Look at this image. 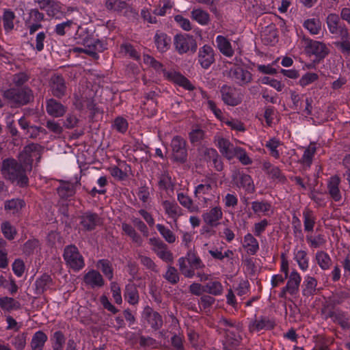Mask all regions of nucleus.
I'll return each mask as SVG.
<instances>
[{
  "instance_id": "1",
  "label": "nucleus",
  "mask_w": 350,
  "mask_h": 350,
  "mask_svg": "<svg viewBox=\"0 0 350 350\" xmlns=\"http://www.w3.org/2000/svg\"><path fill=\"white\" fill-rule=\"evenodd\" d=\"M1 173L5 179L16 183L20 187H25L28 184L25 168L14 159H6L3 161Z\"/></svg>"
},
{
  "instance_id": "2",
  "label": "nucleus",
  "mask_w": 350,
  "mask_h": 350,
  "mask_svg": "<svg viewBox=\"0 0 350 350\" xmlns=\"http://www.w3.org/2000/svg\"><path fill=\"white\" fill-rule=\"evenodd\" d=\"M217 330L224 337V345L236 346L241 340L239 326L230 319L221 318L217 323Z\"/></svg>"
},
{
  "instance_id": "3",
  "label": "nucleus",
  "mask_w": 350,
  "mask_h": 350,
  "mask_svg": "<svg viewBox=\"0 0 350 350\" xmlns=\"http://www.w3.org/2000/svg\"><path fill=\"white\" fill-rule=\"evenodd\" d=\"M178 265L181 273L188 278H191L195 275V270L205 267L200 258L191 250L187 252L185 257L178 259Z\"/></svg>"
},
{
  "instance_id": "4",
  "label": "nucleus",
  "mask_w": 350,
  "mask_h": 350,
  "mask_svg": "<svg viewBox=\"0 0 350 350\" xmlns=\"http://www.w3.org/2000/svg\"><path fill=\"white\" fill-rule=\"evenodd\" d=\"M3 97L14 106H20L27 104L33 98L32 90L28 87L22 88H10L3 92Z\"/></svg>"
},
{
  "instance_id": "5",
  "label": "nucleus",
  "mask_w": 350,
  "mask_h": 350,
  "mask_svg": "<svg viewBox=\"0 0 350 350\" xmlns=\"http://www.w3.org/2000/svg\"><path fill=\"white\" fill-rule=\"evenodd\" d=\"M302 41L306 53L310 56H314L318 61L323 59L329 53L328 46L323 42L313 40L306 37L303 38Z\"/></svg>"
},
{
  "instance_id": "6",
  "label": "nucleus",
  "mask_w": 350,
  "mask_h": 350,
  "mask_svg": "<svg viewBox=\"0 0 350 350\" xmlns=\"http://www.w3.org/2000/svg\"><path fill=\"white\" fill-rule=\"evenodd\" d=\"M174 46L178 53L182 55L187 53H195L198 48L196 39L188 33L177 34L174 38Z\"/></svg>"
},
{
  "instance_id": "7",
  "label": "nucleus",
  "mask_w": 350,
  "mask_h": 350,
  "mask_svg": "<svg viewBox=\"0 0 350 350\" xmlns=\"http://www.w3.org/2000/svg\"><path fill=\"white\" fill-rule=\"evenodd\" d=\"M194 193L199 202L204 203L206 206L219 198L217 193L216 186L209 183L198 185L196 187Z\"/></svg>"
},
{
  "instance_id": "8",
  "label": "nucleus",
  "mask_w": 350,
  "mask_h": 350,
  "mask_svg": "<svg viewBox=\"0 0 350 350\" xmlns=\"http://www.w3.org/2000/svg\"><path fill=\"white\" fill-rule=\"evenodd\" d=\"M326 24L330 33L340 39H349V33L346 25L340 22V17L335 13H330L326 17Z\"/></svg>"
},
{
  "instance_id": "9",
  "label": "nucleus",
  "mask_w": 350,
  "mask_h": 350,
  "mask_svg": "<svg viewBox=\"0 0 350 350\" xmlns=\"http://www.w3.org/2000/svg\"><path fill=\"white\" fill-rule=\"evenodd\" d=\"M64 258L66 264L75 271H79L85 266L83 257L79 253L78 248L73 245L65 247Z\"/></svg>"
},
{
  "instance_id": "10",
  "label": "nucleus",
  "mask_w": 350,
  "mask_h": 350,
  "mask_svg": "<svg viewBox=\"0 0 350 350\" xmlns=\"http://www.w3.org/2000/svg\"><path fill=\"white\" fill-rule=\"evenodd\" d=\"M172 157L178 162L184 163L187 160V151L185 140L180 136H175L171 142Z\"/></svg>"
},
{
  "instance_id": "11",
  "label": "nucleus",
  "mask_w": 350,
  "mask_h": 350,
  "mask_svg": "<svg viewBox=\"0 0 350 350\" xmlns=\"http://www.w3.org/2000/svg\"><path fill=\"white\" fill-rule=\"evenodd\" d=\"M228 77L235 83L244 85L251 82L252 75L251 72L240 66L231 68L228 71Z\"/></svg>"
},
{
  "instance_id": "12",
  "label": "nucleus",
  "mask_w": 350,
  "mask_h": 350,
  "mask_svg": "<svg viewBox=\"0 0 350 350\" xmlns=\"http://www.w3.org/2000/svg\"><path fill=\"white\" fill-rule=\"evenodd\" d=\"M275 326V321L273 318L266 316H260L252 320L249 324V330L251 332H258L262 330H271Z\"/></svg>"
},
{
  "instance_id": "13",
  "label": "nucleus",
  "mask_w": 350,
  "mask_h": 350,
  "mask_svg": "<svg viewBox=\"0 0 350 350\" xmlns=\"http://www.w3.org/2000/svg\"><path fill=\"white\" fill-rule=\"evenodd\" d=\"M198 60L203 68L208 69L215 61L213 48L208 44L200 47L198 51Z\"/></svg>"
},
{
  "instance_id": "14",
  "label": "nucleus",
  "mask_w": 350,
  "mask_h": 350,
  "mask_svg": "<svg viewBox=\"0 0 350 350\" xmlns=\"http://www.w3.org/2000/svg\"><path fill=\"white\" fill-rule=\"evenodd\" d=\"M105 49L103 44L98 39H90L86 41L85 47H75L73 51L78 53H85L88 55L98 58V52H101Z\"/></svg>"
},
{
  "instance_id": "15",
  "label": "nucleus",
  "mask_w": 350,
  "mask_h": 350,
  "mask_svg": "<svg viewBox=\"0 0 350 350\" xmlns=\"http://www.w3.org/2000/svg\"><path fill=\"white\" fill-rule=\"evenodd\" d=\"M222 100L228 105L236 106L241 102V97L236 88L224 85L221 88Z\"/></svg>"
},
{
  "instance_id": "16",
  "label": "nucleus",
  "mask_w": 350,
  "mask_h": 350,
  "mask_svg": "<svg viewBox=\"0 0 350 350\" xmlns=\"http://www.w3.org/2000/svg\"><path fill=\"white\" fill-rule=\"evenodd\" d=\"M142 317L148 322L150 327L155 330L161 328L163 325L161 316L149 306L144 308Z\"/></svg>"
},
{
  "instance_id": "17",
  "label": "nucleus",
  "mask_w": 350,
  "mask_h": 350,
  "mask_svg": "<svg viewBox=\"0 0 350 350\" xmlns=\"http://www.w3.org/2000/svg\"><path fill=\"white\" fill-rule=\"evenodd\" d=\"M50 88L52 94L57 98H62L66 94V85L64 78L58 75H55L50 79Z\"/></svg>"
},
{
  "instance_id": "18",
  "label": "nucleus",
  "mask_w": 350,
  "mask_h": 350,
  "mask_svg": "<svg viewBox=\"0 0 350 350\" xmlns=\"http://www.w3.org/2000/svg\"><path fill=\"white\" fill-rule=\"evenodd\" d=\"M262 170L268 176L280 183H284L286 181V176L282 174L280 168L273 165L268 161H265L262 163Z\"/></svg>"
},
{
  "instance_id": "19",
  "label": "nucleus",
  "mask_w": 350,
  "mask_h": 350,
  "mask_svg": "<svg viewBox=\"0 0 350 350\" xmlns=\"http://www.w3.org/2000/svg\"><path fill=\"white\" fill-rule=\"evenodd\" d=\"M215 142L220 152L224 157L230 160L234 158V152L236 147L230 142L222 137H215Z\"/></svg>"
},
{
  "instance_id": "20",
  "label": "nucleus",
  "mask_w": 350,
  "mask_h": 350,
  "mask_svg": "<svg viewBox=\"0 0 350 350\" xmlns=\"http://www.w3.org/2000/svg\"><path fill=\"white\" fill-rule=\"evenodd\" d=\"M85 285L92 288H100L104 286L105 281L101 274L94 269L89 271L83 276Z\"/></svg>"
},
{
  "instance_id": "21",
  "label": "nucleus",
  "mask_w": 350,
  "mask_h": 350,
  "mask_svg": "<svg viewBox=\"0 0 350 350\" xmlns=\"http://www.w3.org/2000/svg\"><path fill=\"white\" fill-rule=\"evenodd\" d=\"M233 179L239 187H243L248 193L254 191V185L252 177L243 172H237L234 174Z\"/></svg>"
},
{
  "instance_id": "22",
  "label": "nucleus",
  "mask_w": 350,
  "mask_h": 350,
  "mask_svg": "<svg viewBox=\"0 0 350 350\" xmlns=\"http://www.w3.org/2000/svg\"><path fill=\"white\" fill-rule=\"evenodd\" d=\"M223 217V212L220 206H215L202 215L204 221L211 226H216Z\"/></svg>"
},
{
  "instance_id": "23",
  "label": "nucleus",
  "mask_w": 350,
  "mask_h": 350,
  "mask_svg": "<svg viewBox=\"0 0 350 350\" xmlns=\"http://www.w3.org/2000/svg\"><path fill=\"white\" fill-rule=\"evenodd\" d=\"M163 77L170 81H174L176 84L179 85L180 86L183 87L186 90H193V86L192 85V84L189 82V81L186 77H185L184 76H183L182 75H180V73H178L176 72H174V71L169 72L167 70H164L163 71Z\"/></svg>"
},
{
  "instance_id": "24",
  "label": "nucleus",
  "mask_w": 350,
  "mask_h": 350,
  "mask_svg": "<svg viewBox=\"0 0 350 350\" xmlns=\"http://www.w3.org/2000/svg\"><path fill=\"white\" fill-rule=\"evenodd\" d=\"M288 281L285 286V289L288 290V293L294 295L299 291V287L301 281V277L297 271L293 269L288 276Z\"/></svg>"
},
{
  "instance_id": "25",
  "label": "nucleus",
  "mask_w": 350,
  "mask_h": 350,
  "mask_svg": "<svg viewBox=\"0 0 350 350\" xmlns=\"http://www.w3.org/2000/svg\"><path fill=\"white\" fill-rule=\"evenodd\" d=\"M80 223L84 229L92 230L100 223V218L96 213L87 212L81 215Z\"/></svg>"
},
{
  "instance_id": "26",
  "label": "nucleus",
  "mask_w": 350,
  "mask_h": 350,
  "mask_svg": "<svg viewBox=\"0 0 350 350\" xmlns=\"http://www.w3.org/2000/svg\"><path fill=\"white\" fill-rule=\"evenodd\" d=\"M80 185V181L75 183L62 181L57 189V193L62 198H68L75 193L76 188Z\"/></svg>"
},
{
  "instance_id": "27",
  "label": "nucleus",
  "mask_w": 350,
  "mask_h": 350,
  "mask_svg": "<svg viewBox=\"0 0 350 350\" xmlns=\"http://www.w3.org/2000/svg\"><path fill=\"white\" fill-rule=\"evenodd\" d=\"M217 47L221 54L228 57L233 56L234 51L230 40L226 37L219 35L216 37Z\"/></svg>"
},
{
  "instance_id": "28",
  "label": "nucleus",
  "mask_w": 350,
  "mask_h": 350,
  "mask_svg": "<svg viewBox=\"0 0 350 350\" xmlns=\"http://www.w3.org/2000/svg\"><path fill=\"white\" fill-rule=\"evenodd\" d=\"M293 258L301 271H306L308 270L309 267V257L306 250L295 248L293 250Z\"/></svg>"
},
{
  "instance_id": "29",
  "label": "nucleus",
  "mask_w": 350,
  "mask_h": 350,
  "mask_svg": "<svg viewBox=\"0 0 350 350\" xmlns=\"http://www.w3.org/2000/svg\"><path fill=\"white\" fill-rule=\"evenodd\" d=\"M340 179L337 176L329 178L327 182V190L332 198L336 201H340L342 198L341 193L339 189Z\"/></svg>"
},
{
  "instance_id": "30",
  "label": "nucleus",
  "mask_w": 350,
  "mask_h": 350,
  "mask_svg": "<svg viewBox=\"0 0 350 350\" xmlns=\"http://www.w3.org/2000/svg\"><path fill=\"white\" fill-rule=\"evenodd\" d=\"M153 250L156 254L163 260L165 262H171L173 260L172 252L167 249V245L161 241H154Z\"/></svg>"
},
{
  "instance_id": "31",
  "label": "nucleus",
  "mask_w": 350,
  "mask_h": 350,
  "mask_svg": "<svg viewBox=\"0 0 350 350\" xmlns=\"http://www.w3.org/2000/svg\"><path fill=\"white\" fill-rule=\"evenodd\" d=\"M242 246L250 255L256 254L259 250L258 242L251 233L244 236Z\"/></svg>"
},
{
  "instance_id": "32",
  "label": "nucleus",
  "mask_w": 350,
  "mask_h": 350,
  "mask_svg": "<svg viewBox=\"0 0 350 350\" xmlns=\"http://www.w3.org/2000/svg\"><path fill=\"white\" fill-rule=\"evenodd\" d=\"M46 111L51 116L57 118L65 113L66 109L60 103L51 98L46 103Z\"/></svg>"
},
{
  "instance_id": "33",
  "label": "nucleus",
  "mask_w": 350,
  "mask_h": 350,
  "mask_svg": "<svg viewBox=\"0 0 350 350\" xmlns=\"http://www.w3.org/2000/svg\"><path fill=\"white\" fill-rule=\"evenodd\" d=\"M162 206L165 214L174 220H176L182 215L181 208L175 202L165 200L162 202Z\"/></svg>"
},
{
  "instance_id": "34",
  "label": "nucleus",
  "mask_w": 350,
  "mask_h": 350,
  "mask_svg": "<svg viewBox=\"0 0 350 350\" xmlns=\"http://www.w3.org/2000/svg\"><path fill=\"white\" fill-rule=\"evenodd\" d=\"M154 42L159 52L167 51L170 46L171 38L163 32H157L154 36Z\"/></svg>"
},
{
  "instance_id": "35",
  "label": "nucleus",
  "mask_w": 350,
  "mask_h": 350,
  "mask_svg": "<svg viewBox=\"0 0 350 350\" xmlns=\"http://www.w3.org/2000/svg\"><path fill=\"white\" fill-rule=\"evenodd\" d=\"M25 206V201L20 198H14L6 200L4 204L5 210L9 211L13 215L19 213Z\"/></svg>"
},
{
  "instance_id": "36",
  "label": "nucleus",
  "mask_w": 350,
  "mask_h": 350,
  "mask_svg": "<svg viewBox=\"0 0 350 350\" xmlns=\"http://www.w3.org/2000/svg\"><path fill=\"white\" fill-rule=\"evenodd\" d=\"M21 305L19 301L12 297H0V308L5 312H11L21 309Z\"/></svg>"
},
{
  "instance_id": "37",
  "label": "nucleus",
  "mask_w": 350,
  "mask_h": 350,
  "mask_svg": "<svg viewBox=\"0 0 350 350\" xmlns=\"http://www.w3.org/2000/svg\"><path fill=\"white\" fill-rule=\"evenodd\" d=\"M303 295L305 296H310L316 293L317 280L310 275H306L304 280Z\"/></svg>"
},
{
  "instance_id": "38",
  "label": "nucleus",
  "mask_w": 350,
  "mask_h": 350,
  "mask_svg": "<svg viewBox=\"0 0 350 350\" xmlns=\"http://www.w3.org/2000/svg\"><path fill=\"white\" fill-rule=\"evenodd\" d=\"M282 146V143L275 137L269 139L265 144V147L269 150L270 155L276 159L280 157Z\"/></svg>"
},
{
  "instance_id": "39",
  "label": "nucleus",
  "mask_w": 350,
  "mask_h": 350,
  "mask_svg": "<svg viewBox=\"0 0 350 350\" xmlns=\"http://www.w3.org/2000/svg\"><path fill=\"white\" fill-rule=\"evenodd\" d=\"M254 213L258 215H269L273 213L269 203L264 201H254L251 204Z\"/></svg>"
},
{
  "instance_id": "40",
  "label": "nucleus",
  "mask_w": 350,
  "mask_h": 350,
  "mask_svg": "<svg viewBox=\"0 0 350 350\" xmlns=\"http://www.w3.org/2000/svg\"><path fill=\"white\" fill-rule=\"evenodd\" d=\"M48 337L42 331L36 332L31 339V347L32 350H42Z\"/></svg>"
},
{
  "instance_id": "41",
  "label": "nucleus",
  "mask_w": 350,
  "mask_h": 350,
  "mask_svg": "<svg viewBox=\"0 0 350 350\" xmlns=\"http://www.w3.org/2000/svg\"><path fill=\"white\" fill-rule=\"evenodd\" d=\"M49 16L59 18L64 13L63 5L57 1L51 0L49 5L44 10Z\"/></svg>"
},
{
  "instance_id": "42",
  "label": "nucleus",
  "mask_w": 350,
  "mask_h": 350,
  "mask_svg": "<svg viewBox=\"0 0 350 350\" xmlns=\"http://www.w3.org/2000/svg\"><path fill=\"white\" fill-rule=\"evenodd\" d=\"M303 219L304 230L312 232L316 223V217L313 212L310 209H306L303 212Z\"/></svg>"
},
{
  "instance_id": "43",
  "label": "nucleus",
  "mask_w": 350,
  "mask_h": 350,
  "mask_svg": "<svg viewBox=\"0 0 350 350\" xmlns=\"http://www.w3.org/2000/svg\"><path fill=\"white\" fill-rule=\"evenodd\" d=\"M122 229L124 231V232L131 239L133 242L137 244V245L140 246L142 245L143 239L135 231V230L131 225L126 223H123L122 224Z\"/></svg>"
},
{
  "instance_id": "44",
  "label": "nucleus",
  "mask_w": 350,
  "mask_h": 350,
  "mask_svg": "<svg viewBox=\"0 0 350 350\" xmlns=\"http://www.w3.org/2000/svg\"><path fill=\"white\" fill-rule=\"evenodd\" d=\"M315 258L317 264L322 270H327L332 265V260L329 254L324 251H318L316 253Z\"/></svg>"
},
{
  "instance_id": "45",
  "label": "nucleus",
  "mask_w": 350,
  "mask_h": 350,
  "mask_svg": "<svg viewBox=\"0 0 350 350\" xmlns=\"http://www.w3.org/2000/svg\"><path fill=\"white\" fill-rule=\"evenodd\" d=\"M303 26L311 35H317L321 29V22L318 18H308L304 21Z\"/></svg>"
},
{
  "instance_id": "46",
  "label": "nucleus",
  "mask_w": 350,
  "mask_h": 350,
  "mask_svg": "<svg viewBox=\"0 0 350 350\" xmlns=\"http://www.w3.org/2000/svg\"><path fill=\"white\" fill-rule=\"evenodd\" d=\"M124 298L130 304L134 305L138 303V291L133 284H129L126 286Z\"/></svg>"
},
{
  "instance_id": "47",
  "label": "nucleus",
  "mask_w": 350,
  "mask_h": 350,
  "mask_svg": "<svg viewBox=\"0 0 350 350\" xmlns=\"http://www.w3.org/2000/svg\"><path fill=\"white\" fill-rule=\"evenodd\" d=\"M52 285V279L50 275L44 274L36 281V288L38 293H42L49 288Z\"/></svg>"
},
{
  "instance_id": "48",
  "label": "nucleus",
  "mask_w": 350,
  "mask_h": 350,
  "mask_svg": "<svg viewBox=\"0 0 350 350\" xmlns=\"http://www.w3.org/2000/svg\"><path fill=\"white\" fill-rule=\"evenodd\" d=\"M191 17L201 25H207L210 21L208 13L202 9L193 10L191 12Z\"/></svg>"
},
{
  "instance_id": "49",
  "label": "nucleus",
  "mask_w": 350,
  "mask_h": 350,
  "mask_svg": "<svg viewBox=\"0 0 350 350\" xmlns=\"http://www.w3.org/2000/svg\"><path fill=\"white\" fill-rule=\"evenodd\" d=\"M224 291L221 283L219 281H210L205 284V293L217 296L222 294Z\"/></svg>"
},
{
  "instance_id": "50",
  "label": "nucleus",
  "mask_w": 350,
  "mask_h": 350,
  "mask_svg": "<svg viewBox=\"0 0 350 350\" xmlns=\"http://www.w3.org/2000/svg\"><path fill=\"white\" fill-rule=\"evenodd\" d=\"M14 18L15 14L12 10L9 9L4 10L2 19L3 27L6 31H10L13 29Z\"/></svg>"
},
{
  "instance_id": "51",
  "label": "nucleus",
  "mask_w": 350,
  "mask_h": 350,
  "mask_svg": "<svg viewBox=\"0 0 350 350\" xmlns=\"http://www.w3.org/2000/svg\"><path fill=\"white\" fill-rule=\"evenodd\" d=\"M96 267L109 280H111L113 278V269L111 264L109 260L105 259L99 260L96 264Z\"/></svg>"
},
{
  "instance_id": "52",
  "label": "nucleus",
  "mask_w": 350,
  "mask_h": 350,
  "mask_svg": "<svg viewBox=\"0 0 350 350\" xmlns=\"http://www.w3.org/2000/svg\"><path fill=\"white\" fill-rule=\"evenodd\" d=\"M157 229L167 243H173L176 241V237L175 234L168 228L163 224H158Z\"/></svg>"
},
{
  "instance_id": "53",
  "label": "nucleus",
  "mask_w": 350,
  "mask_h": 350,
  "mask_svg": "<svg viewBox=\"0 0 350 350\" xmlns=\"http://www.w3.org/2000/svg\"><path fill=\"white\" fill-rule=\"evenodd\" d=\"M306 241L312 248H318L326 243L325 237L323 234H317L316 236L308 234L306 235Z\"/></svg>"
},
{
  "instance_id": "54",
  "label": "nucleus",
  "mask_w": 350,
  "mask_h": 350,
  "mask_svg": "<svg viewBox=\"0 0 350 350\" xmlns=\"http://www.w3.org/2000/svg\"><path fill=\"white\" fill-rule=\"evenodd\" d=\"M1 229L4 237L8 240L14 239L17 233L16 228L9 221H3L1 225Z\"/></svg>"
},
{
  "instance_id": "55",
  "label": "nucleus",
  "mask_w": 350,
  "mask_h": 350,
  "mask_svg": "<svg viewBox=\"0 0 350 350\" xmlns=\"http://www.w3.org/2000/svg\"><path fill=\"white\" fill-rule=\"evenodd\" d=\"M237 157L239 161L245 165H250L252 160L250 158L245 149L241 147H236L234 152V158Z\"/></svg>"
},
{
  "instance_id": "56",
  "label": "nucleus",
  "mask_w": 350,
  "mask_h": 350,
  "mask_svg": "<svg viewBox=\"0 0 350 350\" xmlns=\"http://www.w3.org/2000/svg\"><path fill=\"white\" fill-rule=\"evenodd\" d=\"M51 340L53 341V350H63V347L65 342V338L62 332H55L53 334Z\"/></svg>"
},
{
  "instance_id": "57",
  "label": "nucleus",
  "mask_w": 350,
  "mask_h": 350,
  "mask_svg": "<svg viewBox=\"0 0 350 350\" xmlns=\"http://www.w3.org/2000/svg\"><path fill=\"white\" fill-rule=\"evenodd\" d=\"M178 200L180 204L187 208L190 212H194L198 211V207L193 204V202L191 198L185 195L183 193H178Z\"/></svg>"
},
{
  "instance_id": "58",
  "label": "nucleus",
  "mask_w": 350,
  "mask_h": 350,
  "mask_svg": "<svg viewBox=\"0 0 350 350\" xmlns=\"http://www.w3.org/2000/svg\"><path fill=\"white\" fill-rule=\"evenodd\" d=\"M316 152V147L313 144H310L306 150L301 157V162L308 166H310L312 161V158Z\"/></svg>"
},
{
  "instance_id": "59",
  "label": "nucleus",
  "mask_w": 350,
  "mask_h": 350,
  "mask_svg": "<svg viewBox=\"0 0 350 350\" xmlns=\"http://www.w3.org/2000/svg\"><path fill=\"white\" fill-rule=\"evenodd\" d=\"M120 52L135 60H139L140 56L138 52L130 44H123L120 46Z\"/></svg>"
},
{
  "instance_id": "60",
  "label": "nucleus",
  "mask_w": 350,
  "mask_h": 350,
  "mask_svg": "<svg viewBox=\"0 0 350 350\" xmlns=\"http://www.w3.org/2000/svg\"><path fill=\"white\" fill-rule=\"evenodd\" d=\"M319 79V75L314 72H306L299 79V84L302 87H306Z\"/></svg>"
},
{
  "instance_id": "61",
  "label": "nucleus",
  "mask_w": 350,
  "mask_h": 350,
  "mask_svg": "<svg viewBox=\"0 0 350 350\" xmlns=\"http://www.w3.org/2000/svg\"><path fill=\"white\" fill-rule=\"evenodd\" d=\"M159 186L161 189H172L173 184L171 176L168 173L164 172L159 177Z\"/></svg>"
},
{
  "instance_id": "62",
  "label": "nucleus",
  "mask_w": 350,
  "mask_h": 350,
  "mask_svg": "<svg viewBox=\"0 0 350 350\" xmlns=\"http://www.w3.org/2000/svg\"><path fill=\"white\" fill-rule=\"evenodd\" d=\"M112 126L114 129L121 133H124L128 129L127 120L122 117L116 118Z\"/></svg>"
},
{
  "instance_id": "63",
  "label": "nucleus",
  "mask_w": 350,
  "mask_h": 350,
  "mask_svg": "<svg viewBox=\"0 0 350 350\" xmlns=\"http://www.w3.org/2000/svg\"><path fill=\"white\" fill-rule=\"evenodd\" d=\"M26 338L24 333L18 334L13 338L12 344L16 350H23L26 346Z\"/></svg>"
},
{
  "instance_id": "64",
  "label": "nucleus",
  "mask_w": 350,
  "mask_h": 350,
  "mask_svg": "<svg viewBox=\"0 0 350 350\" xmlns=\"http://www.w3.org/2000/svg\"><path fill=\"white\" fill-rule=\"evenodd\" d=\"M106 7L107 9L120 11L124 9L126 5V0H107Z\"/></svg>"
}]
</instances>
